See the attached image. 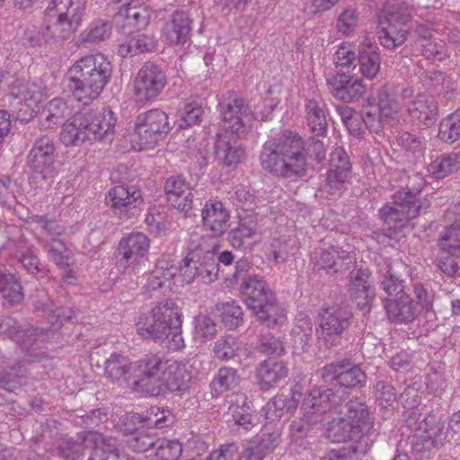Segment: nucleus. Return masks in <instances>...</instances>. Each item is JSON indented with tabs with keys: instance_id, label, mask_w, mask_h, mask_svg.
<instances>
[{
	"instance_id": "nucleus-1",
	"label": "nucleus",
	"mask_w": 460,
	"mask_h": 460,
	"mask_svg": "<svg viewBox=\"0 0 460 460\" xmlns=\"http://www.w3.org/2000/svg\"><path fill=\"white\" fill-rule=\"evenodd\" d=\"M326 151L323 140L311 137L304 141L297 133L284 130L263 144L260 164L277 177H303L311 161L319 164L325 160Z\"/></svg>"
},
{
	"instance_id": "nucleus-2",
	"label": "nucleus",
	"mask_w": 460,
	"mask_h": 460,
	"mask_svg": "<svg viewBox=\"0 0 460 460\" xmlns=\"http://www.w3.org/2000/svg\"><path fill=\"white\" fill-rule=\"evenodd\" d=\"M182 314L172 299L156 304L136 321L137 333L145 340L178 350L185 347L181 335Z\"/></svg>"
},
{
	"instance_id": "nucleus-3",
	"label": "nucleus",
	"mask_w": 460,
	"mask_h": 460,
	"mask_svg": "<svg viewBox=\"0 0 460 460\" xmlns=\"http://www.w3.org/2000/svg\"><path fill=\"white\" fill-rule=\"evenodd\" d=\"M116 122L110 109H84L63 123L59 139L66 146H76L87 140L110 141Z\"/></svg>"
},
{
	"instance_id": "nucleus-4",
	"label": "nucleus",
	"mask_w": 460,
	"mask_h": 460,
	"mask_svg": "<svg viewBox=\"0 0 460 460\" xmlns=\"http://www.w3.org/2000/svg\"><path fill=\"white\" fill-rule=\"evenodd\" d=\"M111 75L112 65L102 54L87 55L68 69V88L78 101L94 100L103 91Z\"/></svg>"
},
{
	"instance_id": "nucleus-5",
	"label": "nucleus",
	"mask_w": 460,
	"mask_h": 460,
	"mask_svg": "<svg viewBox=\"0 0 460 460\" xmlns=\"http://www.w3.org/2000/svg\"><path fill=\"white\" fill-rule=\"evenodd\" d=\"M410 180L416 181V184L394 192L392 203H386L378 210L379 218L389 228H403L429 207V202L419 195L425 184L424 180L419 175Z\"/></svg>"
},
{
	"instance_id": "nucleus-6",
	"label": "nucleus",
	"mask_w": 460,
	"mask_h": 460,
	"mask_svg": "<svg viewBox=\"0 0 460 460\" xmlns=\"http://www.w3.org/2000/svg\"><path fill=\"white\" fill-rule=\"evenodd\" d=\"M240 293L248 309L260 323L273 328L283 321L284 309L263 278L257 275L243 278Z\"/></svg>"
},
{
	"instance_id": "nucleus-7",
	"label": "nucleus",
	"mask_w": 460,
	"mask_h": 460,
	"mask_svg": "<svg viewBox=\"0 0 460 460\" xmlns=\"http://www.w3.org/2000/svg\"><path fill=\"white\" fill-rule=\"evenodd\" d=\"M142 370L146 375L140 382L141 392L160 396L167 392H184L189 388L190 376L178 362L168 364L157 357L147 358Z\"/></svg>"
},
{
	"instance_id": "nucleus-8",
	"label": "nucleus",
	"mask_w": 460,
	"mask_h": 460,
	"mask_svg": "<svg viewBox=\"0 0 460 460\" xmlns=\"http://www.w3.org/2000/svg\"><path fill=\"white\" fill-rule=\"evenodd\" d=\"M353 320V313L348 305L323 306L317 315L315 329L319 348L331 349L341 344Z\"/></svg>"
},
{
	"instance_id": "nucleus-9",
	"label": "nucleus",
	"mask_w": 460,
	"mask_h": 460,
	"mask_svg": "<svg viewBox=\"0 0 460 460\" xmlns=\"http://www.w3.org/2000/svg\"><path fill=\"white\" fill-rule=\"evenodd\" d=\"M40 429V438H38V440L51 438L45 443L46 451L64 460H83L86 448L102 442V434L93 430L84 431L80 433L77 439H75L62 434H57L54 437L49 423L41 425Z\"/></svg>"
},
{
	"instance_id": "nucleus-10",
	"label": "nucleus",
	"mask_w": 460,
	"mask_h": 460,
	"mask_svg": "<svg viewBox=\"0 0 460 460\" xmlns=\"http://www.w3.org/2000/svg\"><path fill=\"white\" fill-rule=\"evenodd\" d=\"M224 130L231 132L237 139L245 137L252 128V114L244 99L235 92L223 95L218 103Z\"/></svg>"
},
{
	"instance_id": "nucleus-11",
	"label": "nucleus",
	"mask_w": 460,
	"mask_h": 460,
	"mask_svg": "<svg viewBox=\"0 0 460 460\" xmlns=\"http://www.w3.org/2000/svg\"><path fill=\"white\" fill-rule=\"evenodd\" d=\"M49 328L32 327L23 330L18 321L10 316L0 319V335H4L17 341L21 349L25 352L24 359L28 362L41 361L47 357L44 351L39 349L36 340L43 337L44 332Z\"/></svg>"
},
{
	"instance_id": "nucleus-12",
	"label": "nucleus",
	"mask_w": 460,
	"mask_h": 460,
	"mask_svg": "<svg viewBox=\"0 0 460 460\" xmlns=\"http://www.w3.org/2000/svg\"><path fill=\"white\" fill-rule=\"evenodd\" d=\"M167 114L159 109L140 113L135 121V132L139 139L140 148H153L170 132Z\"/></svg>"
},
{
	"instance_id": "nucleus-13",
	"label": "nucleus",
	"mask_w": 460,
	"mask_h": 460,
	"mask_svg": "<svg viewBox=\"0 0 460 460\" xmlns=\"http://www.w3.org/2000/svg\"><path fill=\"white\" fill-rule=\"evenodd\" d=\"M147 362V358L135 362L120 353L113 352L104 362V376L112 383L124 379L131 381L133 390L141 392L140 382L145 377L142 371Z\"/></svg>"
},
{
	"instance_id": "nucleus-14",
	"label": "nucleus",
	"mask_w": 460,
	"mask_h": 460,
	"mask_svg": "<svg viewBox=\"0 0 460 460\" xmlns=\"http://www.w3.org/2000/svg\"><path fill=\"white\" fill-rule=\"evenodd\" d=\"M180 271L188 283L196 278H200L204 283H211L217 279V254L210 250L202 254L200 251H191L181 261Z\"/></svg>"
},
{
	"instance_id": "nucleus-15",
	"label": "nucleus",
	"mask_w": 460,
	"mask_h": 460,
	"mask_svg": "<svg viewBox=\"0 0 460 460\" xmlns=\"http://www.w3.org/2000/svg\"><path fill=\"white\" fill-rule=\"evenodd\" d=\"M163 69L153 62H146L134 80V94L137 102L146 104L156 98L166 84Z\"/></svg>"
},
{
	"instance_id": "nucleus-16",
	"label": "nucleus",
	"mask_w": 460,
	"mask_h": 460,
	"mask_svg": "<svg viewBox=\"0 0 460 460\" xmlns=\"http://www.w3.org/2000/svg\"><path fill=\"white\" fill-rule=\"evenodd\" d=\"M84 8V0H51L45 11L46 29L51 26L76 29L81 25Z\"/></svg>"
},
{
	"instance_id": "nucleus-17",
	"label": "nucleus",
	"mask_w": 460,
	"mask_h": 460,
	"mask_svg": "<svg viewBox=\"0 0 460 460\" xmlns=\"http://www.w3.org/2000/svg\"><path fill=\"white\" fill-rule=\"evenodd\" d=\"M150 239L143 233L132 232L123 236L115 252L116 264L119 268L135 269L146 260Z\"/></svg>"
},
{
	"instance_id": "nucleus-18",
	"label": "nucleus",
	"mask_w": 460,
	"mask_h": 460,
	"mask_svg": "<svg viewBox=\"0 0 460 460\" xmlns=\"http://www.w3.org/2000/svg\"><path fill=\"white\" fill-rule=\"evenodd\" d=\"M164 191L171 206L183 213L185 217L194 215L192 210L198 205H201L200 199L194 198V192L181 176L168 178L164 183Z\"/></svg>"
},
{
	"instance_id": "nucleus-19",
	"label": "nucleus",
	"mask_w": 460,
	"mask_h": 460,
	"mask_svg": "<svg viewBox=\"0 0 460 460\" xmlns=\"http://www.w3.org/2000/svg\"><path fill=\"white\" fill-rule=\"evenodd\" d=\"M371 272L367 269L359 268L352 270L347 286L350 298L364 314L370 311L376 297L375 287L369 280Z\"/></svg>"
},
{
	"instance_id": "nucleus-20",
	"label": "nucleus",
	"mask_w": 460,
	"mask_h": 460,
	"mask_svg": "<svg viewBox=\"0 0 460 460\" xmlns=\"http://www.w3.org/2000/svg\"><path fill=\"white\" fill-rule=\"evenodd\" d=\"M327 85L330 93L345 103L359 100L367 90L362 80L340 72L329 75Z\"/></svg>"
},
{
	"instance_id": "nucleus-21",
	"label": "nucleus",
	"mask_w": 460,
	"mask_h": 460,
	"mask_svg": "<svg viewBox=\"0 0 460 460\" xmlns=\"http://www.w3.org/2000/svg\"><path fill=\"white\" fill-rule=\"evenodd\" d=\"M55 145L48 136L38 137L26 157V165L33 173L43 175L55 161Z\"/></svg>"
},
{
	"instance_id": "nucleus-22",
	"label": "nucleus",
	"mask_w": 460,
	"mask_h": 460,
	"mask_svg": "<svg viewBox=\"0 0 460 460\" xmlns=\"http://www.w3.org/2000/svg\"><path fill=\"white\" fill-rule=\"evenodd\" d=\"M422 434L416 437L414 447L417 451H429L435 447H440L445 441H449L450 429L445 427V423L434 414L427 415Z\"/></svg>"
},
{
	"instance_id": "nucleus-23",
	"label": "nucleus",
	"mask_w": 460,
	"mask_h": 460,
	"mask_svg": "<svg viewBox=\"0 0 460 460\" xmlns=\"http://www.w3.org/2000/svg\"><path fill=\"white\" fill-rule=\"evenodd\" d=\"M367 100L378 107L383 116L387 117V126L394 127L401 123L402 108L393 85L387 84L378 88Z\"/></svg>"
},
{
	"instance_id": "nucleus-24",
	"label": "nucleus",
	"mask_w": 460,
	"mask_h": 460,
	"mask_svg": "<svg viewBox=\"0 0 460 460\" xmlns=\"http://www.w3.org/2000/svg\"><path fill=\"white\" fill-rule=\"evenodd\" d=\"M341 402V396L332 388L314 386L304 398L301 409L305 412L319 413L322 420L325 411L336 408Z\"/></svg>"
},
{
	"instance_id": "nucleus-25",
	"label": "nucleus",
	"mask_w": 460,
	"mask_h": 460,
	"mask_svg": "<svg viewBox=\"0 0 460 460\" xmlns=\"http://www.w3.org/2000/svg\"><path fill=\"white\" fill-rule=\"evenodd\" d=\"M227 130L217 132L214 145V153L218 162L225 166H236L245 158L243 146Z\"/></svg>"
},
{
	"instance_id": "nucleus-26",
	"label": "nucleus",
	"mask_w": 460,
	"mask_h": 460,
	"mask_svg": "<svg viewBox=\"0 0 460 460\" xmlns=\"http://www.w3.org/2000/svg\"><path fill=\"white\" fill-rule=\"evenodd\" d=\"M106 203L115 213L127 216L131 209L142 202L141 190L135 186L117 185L109 190L105 197Z\"/></svg>"
},
{
	"instance_id": "nucleus-27",
	"label": "nucleus",
	"mask_w": 460,
	"mask_h": 460,
	"mask_svg": "<svg viewBox=\"0 0 460 460\" xmlns=\"http://www.w3.org/2000/svg\"><path fill=\"white\" fill-rule=\"evenodd\" d=\"M203 226L213 236L222 235L227 229L230 213L221 201L208 200L201 212Z\"/></svg>"
},
{
	"instance_id": "nucleus-28",
	"label": "nucleus",
	"mask_w": 460,
	"mask_h": 460,
	"mask_svg": "<svg viewBox=\"0 0 460 460\" xmlns=\"http://www.w3.org/2000/svg\"><path fill=\"white\" fill-rule=\"evenodd\" d=\"M408 113L413 121L425 127L432 126L438 119V103L433 95L420 93L408 104Z\"/></svg>"
},
{
	"instance_id": "nucleus-29",
	"label": "nucleus",
	"mask_w": 460,
	"mask_h": 460,
	"mask_svg": "<svg viewBox=\"0 0 460 460\" xmlns=\"http://www.w3.org/2000/svg\"><path fill=\"white\" fill-rule=\"evenodd\" d=\"M288 374L287 365L280 360L269 358L256 367L257 383L261 391H269L277 386Z\"/></svg>"
},
{
	"instance_id": "nucleus-30",
	"label": "nucleus",
	"mask_w": 460,
	"mask_h": 460,
	"mask_svg": "<svg viewBox=\"0 0 460 460\" xmlns=\"http://www.w3.org/2000/svg\"><path fill=\"white\" fill-rule=\"evenodd\" d=\"M385 307L388 319L395 324H410L420 314L414 300L405 294L397 298L387 299Z\"/></svg>"
},
{
	"instance_id": "nucleus-31",
	"label": "nucleus",
	"mask_w": 460,
	"mask_h": 460,
	"mask_svg": "<svg viewBox=\"0 0 460 460\" xmlns=\"http://www.w3.org/2000/svg\"><path fill=\"white\" fill-rule=\"evenodd\" d=\"M379 29L406 25L411 18V9L401 0H385L377 15Z\"/></svg>"
},
{
	"instance_id": "nucleus-32",
	"label": "nucleus",
	"mask_w": 460,
	"mask_h": 460,
	"mask_svg": "<svg viewBox=\"0 0 460 460\" xmlns=\"http://www.w3.org/2000/svg\"><path fill=\"white\" fill-rule=\"evenodd\" d=\"M72 114L67 102L62 98L49 101L40 114L39 127L42 130L52 129L63 125Z\"/></svg>"
},
{
	"instance_id": "nucleus-33",
	"label": "nucleus",
	"mask_w": 460,
	"mask_h": 460,
	"mask_svg": "<svg viewBox=\"0 0 460 460\" xmlns=\"http://www.w3.org/2000/svg\"><path fill=\"white\" fill-rule=\"evenodd\" d=\"M259 231L258 217L256 214L245 213L239 217V224L227 234V241L234 249H243L245 241L253 238Z\"/></svg>"
},
{
	"instance_id": "nucleus-34",
	"label": "nucleus",
	"mask_w": 460,
	"mask_h": 460,
	"mask_svg": "<svg viewBox=\"0 0 460 460\" xmlns=\"http://www.w3.org/2000/svg\"><path fill=\"white\" fill-rule=\"evenodd\" d=\"M344 417L348 419L354 429L363 436L373 427V420L367 405L358 399H351L345 404Z\"/></svg>"
},
{
	"instance_id": "nucleus-35",
	"label": "nucleus",
	"mask_w": 460,
	"mask_h": 460,
	"mask_svg": "<svg viewBox=\"0 0 460 460\" xmlns=\"http://www.w3.org/2000/svg\"><path fill=\"white\" fill-rule=\"evenodd\" d=\"M402 397L405 398V406L409 408L402 414L405 425L411 431L422 432L427 415L424 416L420 411L416 408V405L420 402V398L417 391L414 389H407L402 394Z\"/></svg>"
},
{
	"instance_id": "nucleus-36",
	"label": "nucleus",
	"mask_w": 460,
	"mask_h": 460,
	"mask_svg": "<svg viewBox=\"0 0 460 460\" xmlns=\"http://www.w3.org/2000/svg\"><path fill=\"white\" fill-rule=\"evenodd\" d=\"M324 103L315 99L306 101L305 118L308 128L317 137H325L327 134V119L324 111Z\"/></svg>"
},
{
	"instance_id": "nucleus-37",
	"label": "nucleus",
	"mask_w": 460,
	"mask_h": 460,
	"mask_svg": "<svg viewBox=\"0 0 460 460\" xmlns=\"http://www.w3.org/2000/svg\"><path fill=\"white\" fill-rule=\"evenodd\" d=\"M458 158L459 155L456 153L431 155L430 163L427 166L428 172L436 180L444 179L457 169L460 164Z\"/></svg>"
},
{
	"instance_id": "nucleus-38",
	"label": "nucleus",
	"mask_w": 460,
	"mask_h": 460,
	"mask_svg": "<svg viewBox=\"0 0 460 460\" xmlns=\"http://www.w3.org/2000/svg\"><path fill=\"white\" fill-rule=\"evenodd\" d=\"M359 437L361 435L344 416L335 418L328 423L326 438L332 443H343Z\"/></svg>"
},
{
	"instance_id": "nucleus-39",
	"label": "nucleus",
	"mask_w": 460,
	"mask_h": 460,
	"mask_svg": "<svg viewBox=\"0 0 460 460\" xmlns=\"http://www.w3.org/2000/svg\"><path fill=\"white\" fill-rule=\"evenodd\" d=\"M358 63L359 72L367 79H373L380 71V54L378 48L366 45L358 50Z\"/></svg>"
},
{
	"instance_id": "nucleus-40",
	"label": "nucleus",
	"mask_w": 460,
	"mask_h": 460,
	"mask_svg": "<svg viewBox=\"0 0 460 460\" xmlns=\"http://www.w3.org/2000/svg\"><path fill=\"white\" fill-rule=\"evenodd\" d=\"M293 347L297 351H305L310 346L313 337V322L308 315L299 314L291 331Z\"/></svg>"
},
{
	"instance_id": "nucleus-41",
	"label": "nucleus",
	"mask_w": 460,
	"mask_h": 460,
	"mask_svg": "<svg viewBox=\"0 0 460 460\" xmlns=\"http://www.w3.org/2000/svg\"><path fill=\"white\" fill-rule=\"evenodd\" d=\"M240 380L241 377L237 369L231 367H222L210 382V388L213 394L217 396L236 387Z\"/></svg>"
},
{
	"instance_id": "nucleus-42",
	"label": "nucleus",
	"mask_w": 460,
	"mask_h": 460,
	"mask_svg": "<svg viewBox=\"0 0 460 460\" xmlns=\"http://www.w3.org/2000/svg\"><path fill=\"white\" fill-rule=\"evenodd\" d=\"M0 296L11 305L23 301L22 287L14 275L0 271Z\"/></svg>"
},
{
	"instance_id": "nucleus-43",
	"label": "nucleus",
	"mask_w": 460,
	"mask_h": 460,
	"mask_svg": "<svg viewBox=\"0 0 460 460\" xmlns=\"http://www.w3.org/2000/svg\"><path fill=\"white\" fill-rule=\"evenodd\" d=\"M26 374L27 370L21 363L0 368V388L8 393H15L22 387Z\"/></svg>"
},
{
	"instance_id": "nucleus-44",
	"label": "nucleus",
	"mask_w": 460,
	"mask_h": 460,
	"mask_svg": "<svg viewBox=\"0 0 460 460\" xmlns=\"http://www.w3.org/2000/svg\"><path fill=\"white\" fill-rule=\"evenodd\" d=\"M380 273V288L389 296H398L403 292L404 281L394 270L390 262H384L383 267L379 270Z\"/></svg>"
},
{
	"instance_id": "nucleus-45",
	"label": "nucleus",
	"mask_w": 460,
	"mask_h": 460,
	"mask_svg": "<svg viewBox=\"0 0 460 460\" xmlns=\"http://www.w3.org/2000/svg\"><path fill=\"white\" fill-rule=\"evenodd\" d=\"M412 288L415 301L420 305V311L424 314L427 321L436 319V313L433 309L434 292L431 287L429 284L415 282Z\"/></svg>"
},
{
	"instance_id": "nucleus-46",
	"label": "nucleus",
	"mask_w": 460,
	"mask_h": 460,
	"mask_svg": "<svg viewBox=\"0 0 460 460\" xmlns=\"http://www.w3.org/2000/svg\"><path fill=\"white\" fill-rule=\"evenodd\" d=\"M15 256L18 262L28 274L35 277L37 279L48 277L49 269L46 265L40 263V259L31 250L17 251Z\"/></svg>"
},
{
	"instance_id": "nucleus-47",
	"label": "nucleus",
	"mask_w": 460,
	"mask_h": 460,
	"mask_svg": "<svg viewBox=\"0 0 460 460\" xmlns=\"http://www.w3.org/2000/svg\"><path fill=\"white\" fill-rule=\"evenodd\" d=\"M216 310L219 312L222 323L231 330L243 322V308L234 300L217 304Z\"/></svg>"
},
{
	"instance_id": "nucleus-48",
	"label": "nucleus",
	"mask_w": 460,
	"mask_h": 460,
	"mask_svg": "<svg viewBox=\"0 0 460 460\" xmlns=\"http://www.w3.org/2000/svg\"><path fill=\"white\" fill-rule=\"evenodd\" d=\"M319 413H311L304 411L303 417L295 419L289 426V436L293 441L304 439L312 430L313 427L320 422Z\"/></svg>"
},
{
	"instance_id": "nucleus-49",
	"label": "nucleus",
	"mask_w": 460,
	"mask_h": 460,
	"mask_svg": "<svg viewBox=\"0 0 460 460\" xmlns=\"http://www.w3.org/2000/svg\"><path fill=\"white\" fill-rule=\"evenodd\" d=\"M367 375L358 365L349 359V364L340 373L338 385L346 388H362L367 385Z\"/></svg>"
},
{
	"instance_id": "nucleus-50",
	"label": "nucleus",
	"mask_w": 460,
	"mask_h": 460,
	"mask_svg": "<svg viewBox=\"0 0 460 460\" xmlns=\"http://www.w3.org/2000/svg\"><path fill=\"white\" fill-rule=\"evenodd\" d=\"M361 119L366 127L375 133L380 132L387 124V117L383 116L378 107L373 104L370 100H367V104L363 106Z\"/></svg>"
},
{
	"instance_id": "nucleus-51",
	"label": "nucleus",
	"mask_w": 460,
	"mask_h": 460,
	"mask_svg": "<svg viewBox=\"0 0 460 460\" xmlns=\"http://www.w3.org/2000/svg\"><path fill=\"white\" fill-rule=\"evenodd\" d=\"M146 425L147 428L163 429L173 424L175 420L174 415L169 408H160L153 406L148 413L144 415Z\"/></svg>"
},
{
	"instance_id": "nucleus-52",
	"label": "nucleus",
	"mask_w": 460,
	"mask_h": 460,
	"mask_svg": "<svg viewBox=\"0 0 460 460\" xmlns=\"http://www.w3.org/2000/svg\"><path fill=\"white\" fill-rule=\"evenodd\" d=\"M194 338L200 343L213 339L217 334V323L207 314H199L194 318Z\"/></svg>"
},
{
	"instance_id": "nucleus-53",
	"label": "nucleus",
	"mask_w": 460,
	"mask_h": 460,
	"mask_svg": "<svg viewBox=\"0 0 460 460\" xmlns=\"http://www.w3.org/2000/svg\"><path fill=\"white\" fill-rule=\"evenodd\" d=\"M438 137L445 143H454L460 138V113L445 118L439 125Z\"/></svg>"
},
{
	"instance_id": "nucleus-54",
	"label": "nucleus",
	"mask_w": 460,
	"mask_h": 460,
	"mask_svg": "<svg viewBox=\"0 0 460 460\" xmlns=\"http://www.w3.org/2000/svg\"><path fill=\"white\" fill-rule=\"evenodd\" d=\"M440 248L451 256H460V226L453 224L447 228L439 241Z\"/></svg>"
},
{
	"instance_id": "nucleus-55",
	"label": "nucleus",
	"mask_w": 460,
	"mask_h": 460,
	"mask_svg": "<svg viewBox=\"0 0 460 460\" xmlns=\"http://www.w3.org/2000/svg\"><path fill=\"white\" fill-rule=\"evenodd\" d=\"M349 174L350 172H345L342 169L339 171L329 168L326 173L324 190L331 195H333V198L339 196L345 190Z\"/></svg>"
},
{
	"instance_id": "nucleus-56",
	"label": "nucleus",
	"mask_w": 460,
	"mask_h": 460,
	"mask_svg": "<svg viewBox=\"0 0 460 460\" xmlns=\"http://www.w3.org/2000/svg\"><path fill=\"white\" fill-rule=\"evenodd\" d=\"M226 402L228 404L226 411L228 421L240 418L243 413L249 412L252 410L247 396L243 393H233L226 397Z\"/></svg>"
},
{
	"instance_id": "nucleus-57",
	"label": "nucleus",
	"mask_w": 460,
	"mask_h": 460,
	"mask_svg": "<svg viewBox=\"0 0 460 460\" xmlns=\"http://www.w3.org/2000/svg\"><path fill=\"white\" fill-rule=\"evenodd\" d=\"M156 444L155 456L158 460H177L182 453V446L178 439L163 438Z\"/></svg>"
},
{
	"instance_id": "nucleus-58",
	"label": "nucleus",
	"mask_w": 460,
	"mask_h": 460,
	"mask_svg": "<svg viewBox=\"0 0 460 460\" xmlns=\"http://www.w3.org/2000/svg\"><path fill=\"white\" fill-rule=\"evenodd\" d=\"M127 447L135 452H146L156 445L155 437L146 430L136 431L126 438Z\"/></svg>"
},
{
	"instance_id": "nucleus-59",
	"label": "nucleus",
	"mask_w": 460,
	"mask_h": 460,
	"mask_svg": "<svg viewBox=\"0 0 460 460\" xmlns=\"http://www.w3.org/2000/svg\"><path fill=\"white\" fill-rule=\"evenodd\" d=\"M30 299L36 312L49 315L54 312L56 303L45 288H35Z\"/></svg>"
},
{
	"instance_id": "nucleus-60",
	"label": "nucleus",
	"mask_w": 460,
	"mask_h": 460,
	"mask_svg": "<svg viewBox=\"0 0 460 460\" xmlns=\"http://www.w3.org/2000/svg\"><path fill=\"white\" fill-rule=\"evenodd\" d=\"M240 346L234 338H220L214 346V353L220 360H230L237 356Z\"/></svg>"
},
{
	"instance_id": "nucleus-61",
	"label": "nucleus",
	"mask_w": 460,
	"mask_h": 460,
	"mask_svg": "<svg viewBox=\"0 0 460 460\" xmlns=\"http://www.w3.org/2000/svg\"><path fill=\"white\" fill-rule=\"evenodd\" d=\"M49 259L59 269L66 270L69 267L68 250L60 241H54L53 243L45 245Z\"/></svg>"
},
{
	"instance_id": "nucleus-62",
	"label": "nucleus",
	"mask_w": 460,
	"mask_h": 460,
	"mask_svg": "<svg viewBox=\"0 0 460 460\" xmlns=\"http://www.w3.org/2000/svg\"><path fill=\"white\" fill-rule=\"evenodd\" d=\"M174 274L171 269L157 265L154 270L146 276V281L144 287L147 291H155L161 288L166 280H170Z\"/></svg>"
},
{
	"instance_id": "nucleus-63",
	"label": "nucleus",
	"mask_w": 460,
	"mask_h": 460,
	"mask_svg": "<svg viewBox=\"0 0 460 460\" xmlns=\"http://www.w3.org/2000/svg\"><path fill=\"white\" fill-rule=\"evenodd\" d=\"M203 112L202 107L197 102L185 103L180 111L179 128H184L199 123Z\"/></svg>"
},
{
	"instance_id": "nucleus-64",
	"label": "nucleus",
	"mask_w": 460,
	"mask_h": 460,
	"mask_svg": "<svg viewBox=\"0 0 460 460\" xmlns=\"http://www.w3.org/2000/svg\"><path fill=\"white\" fill-rule=\"evenodd\" d=\"M258 349L265 354L280 355L284 351L282 341L271 333H263L259 337Z\"/></svg>"
}]
</instances>
